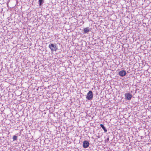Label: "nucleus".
<instances>
[{
    "label": "nucleus",
    "mask_w": 151,
    "mask_h": 151,
    "mask_svg": "<svg viewBox=\"0 0 151 151\" xmlns=\"http://www.w3.org/2000/svg\"><path fill=\"white\" fill-rule=\"evenodd\" d=\"M43 0H39V2L40 5H42V3L43 2Z\"/></svg>",
    "instance_id": "nucleus-9"
},
{
    "label": "nucleus",
    "mask_w": 151,
    "mask_h": 151,
    "mask_svg": "<svg viewBox=\"0 0 151 151\" xmlns=\"http://www.w3.org/2000/svg\"><path fill=\"white\" fill-rule=\"evenodd\" d=\"M125 97L128 100H130L132 97V95L130 93H126L125 94Z\"/></svg>",
    "instance_id": "nucleus-3"
},
{
    "label": "nucleus",
    "mask_w": 151,
    "mask_h": 151,
    "mask_svg": "<svg viewBox=\"0 0 151 151\" xmlns=\"http://www.w3.org/2000/svg\"><path fill=\"white\" fill-rule=\"evenodd\" d=\"M100 126L102 127V128L103 129L105 132H107V130L106 129V128L104 127V125L103 124H101Z\"/></svg>",
    "instance_id": "nucleus-7"
},
{
    "label": "nucleus",
    "mask_w": 151,
    "mask_h": 151,
    "mask_svg": "<svg viewBox=\"0 0 151 151\" xmlns=\"http://www.w3.org/2000/svg\"><path fill=\"white\" fill-rule=\"evenodd\" d=\"M89 143L87 141H84L83 142V146L84 148L88 147L89 145Z\"/></svg>",
    "instance_id": "nucleus-5"
},
{
    "label": "nucleus",
    "mask_w": 151,
    "mask_h": 151,
    "mask_svg": "<svg viewBox=\"0 0 151 151\" xmlns=\"http://www.w3.org/2000/svg\"><path fill=\"white\" fill-rule=\"evenodd\" d=\"M83 31L85 33H88L90 31V30L88 27H86L84 28Z\"/></svg>",
    "instance_id": "nucleus-6"
},
{
    "label": "nucleus",
    "mask_w": 151,
    "mask_h": 151,
    "mask_svg": "<svg viewBox=\"0 0 151 151\" xmlns=\"http://www.w3.org/2000/svg\"><path fill=\"white\" fill-rule=\"evenodd\" d=\"M17 136L15 135L13 136V141L16 140L17 139Z\"/></svg>",
    "instance_id": "nucleus-8"
},
{
    "label": "nucleus",
    "mask_w": 151,
    "mask_h": 151,
    "mask_svg": "<svg viewBox=\"0 0 151 151\" xmlns=\"http://www.w3.org/2000/svg\"><path fill=\"white\" fill-rule=\"evenodd\" d=\"M126 72L124 70H122L120 71L119 73V75L123 77L126 75Z\"/></svg>",
    "instance_id": "nucleus-4"
},
{
    "label": "nucleus",
    "mask_w": 151,
    "mask_h": 151,
    "mask_svg": "<svg viewBox=\"0 0 151 151\" xmlns=\"http://www.w3.org/2000/svg\"><path fill=\"white\" fill-rule=\"evenodd\" d=\"M49 47L51 51H56L58 50L56 44H50L49 45Z\"/></svg>",
    "instance_id": "nucleus-1"
},
{
    "label": "nucleus",
    "mask_w": 151,
    "mask_h": 151,
    "mask_svg": "<svg viewBox=\"0 0 151 151\" xmlns=\"http://www.w3.org/2000/svg\"><path fill=\"white\" fill-rule=\"evenodd\" d=\"M93 93L91 91H89L87 93L86 98L88 100H91L93 98Z\"/></svg>",
    "instance_id": "nucleus-2"
}]
</instances>
